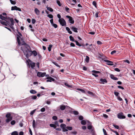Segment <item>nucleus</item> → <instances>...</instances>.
I'll return each mask as SVG.
<instances>
[{"label": "nucleus", "instance_id": "f257e3e1", "mask_svg": "<svg viewBox=\"0 0 135 135\" xmlns=\"http://www.w3.org/2000/svg\"><path fill=\"white\" fill-rule=\"evenodd\" d=\"M21 50L22 51L24 54L27 58H28L31 55L32 53L30 47L28 45L25 43L24 46L21 47Z\"/></svg>", "mask_w": 135, "mask_h": 135}, {"label": "nucleus", "instance_id": "f03ea898", "mask_svg": "<svg viewBox=\"0 0 135 135\" xmlns=\"http://www.w3.org/2000/svg\"><path fill=\"white\" fill-rule=\"evenodd\" d=\"M21 50L22 51L24 54L27 58H28L31 55L32 53L30 47L28 45L25 43L24 46L21 47Z\"/></svg>", "mask_w": 135, "mask_h": 135}, {"label": "nucleus", "instance_id": "7ed1b4c3", "mask_svg": "<svg viewBox=\"0 0 135 135\" xmlns=\"http://www.w3.org/2000/svg\"><path fill=\"white\" fill-rule=\"evenodd\" d=\"M117 117L119 119H124L126 118L124 113L122 112H120L118 113L117 114Z\"/></svg>", "mask_w": 135, "mask_h": 135}, {"label": "nucleus", "instance_id": "20e7f679", "mask_svg": "<svg viewBox=\"0 0 135 135\" xmlns=\"http://www.w3.org/2000/svg\"><path fill=\"white\" fill-rule=\"evenodd\" d=\"M59 21L62 26H64L66 25V21L64 19L62 18L61 19H59Z\"/></svg>", "mask_w": 135, "mask_h": 135}, {"label": "nucleus", "instance_id": "39448f33", "mask_svg": "<svg viewBox=\"0 0 135 135\" xmlns=\"http://www.w3.org/2000/svg\"><path fill=\"white\" fill-rule=\"evenodd\" d=\"M8 20H9L11 22V23L10 24L9 23V25H10L11 27L12 28V27L14 25V21L13 19L12 18H11L10 17H8Z\"/></svg>", "mask_w": 135, "mask_h": 135}, {"label": "nucleus", "instance_id": "423d86ee", "mask_svg": "<svg viewBox=\"0 0 135 135\" xmlns=\"http://www.w3.org/2000/svg\"><path fill=\"white\" fill-rule=\"evenodd\" d=\"M66 17L69 19V22L71 24H73L74 23V20L73 19V18L69 16H66Z\"/></svg>", "mask_w": 135, "mask_h": 135}, {"label": "nucleus", "instance_id": "0eeeda50", "mask_svg": "<svg viewBox=\"0 0 135 135\" xmlns=\"http://www.w3.org/2000/svg\"><path fill=\"white\" fill-rule=\"evenodd\" d=\"M66 125L64 124H61L60 126L62 128L63 131L64 132H66L68 131L67 129L66 128Z\"/></svg>", "mask_w": 135, "mask_h": 135}, {"label": "nucleus", "instance_id": "6e6552de", "mask_svg": "<svg viewBox=\"0 0 135 135\" xmlns=\"http://www.w3.org/2000/svg\"><path fill=\"white\" fill-rule=\"evenodd\" d=\"M11 10L12 11L15 10L16 11H21V10L20 8L16 6L12 7H11Z\"/></svg>", "mask_w": 135, "mask_h": 135}, {"label": "nucleus", "instance_id": "1a4fd4ad", "mask_svg": "<svg viewBox=\"0 0 135 135\" xmlns=\"http://www.w3.org/2000/svg\"><path fill=\"white\" fill-rule=\"evenodd\" d=\"M46 73H42L40 72H38L37 73V76L39 77H44L46 75Z\"/></svg>", "mask_w": 135, "mask_h": 135}, {"label": "nucleus", "instance_id": "9d476101", "mask_svg": "<svg viewBox=\"0 0 135 135\" xmlns=\"http://www.w3.org/2000/svg\"><path fill=\"white\" fill-rule=\"evenodd\" d=\"M46 79H48L46 80V82H51L52 81H55V79L51 77H47L46 78Z\"/></svg>", "mask_w": 135, "mask_h": 135}, {"label": "nucleus", "instance_id": "9b49d317", "mask_svg": "<svg viewBox=\"0 0 135 135\" xmlns=\"http://www.w3.org/2000/svg\"><path fill=\"white\" fill-rule=\"evenodd\" d=\"M87 128L88 129L90 130L91 132H94V129L91 125L88 126Z\"/></svg>", "mask_w": 135, "mask_h": 135}, {"label": "nucleus", "instance_id": "f8f14e48", "mask_svg": "<svg viewBox=\"0 0 135 135\" xmlns=\"http://www.w3.org/2000/svg\"><path fill=\"white\" fill-rule=\"evenodd\" d=\"M70 28L72 30L75 32H78V28L74 27L73 26H72L70 27Z\"/></svg>", "mask_w": 135, "mask_h": 135}, {"label": "nucleus", "instance_id": "ddd939ff", "mask_svg": "<svg viewBox=\"0 0 135 135\" xmlns=\"http://www.w3.org/2000/svg\"><path fill=\"white\" fill-rule=\"evenodd\" d=\"M104 62L109 63L107 64L108 65H113V64L111 63H113V62L109 60H104Z\"/></svg>", "mask_w": 135, "mask_h": 135}, {"label": "nucleus", "instance_id": "4468645a", "mask_svg": "<svg viewBox=\"0 0 135 135\" xmlns=\"http://www.w3.org/2000/svg\"><path fill=\"white\" fill-rule=\"evenodd\" d=\"M100 81H101L100 83H101V84H104V83H107V81L105 79L101 78L100 79Z\"/></svg>", "mask_w": 135, "mask_h": 135}, {"label": "nucleus", "instance_id": "2eb2a0df", "mask_svg": "<svg viewBox=\"0 0 135 135\" xmlns=\"http://www.w3.org/2000/svg\"><path fill=\"white\" fill-rule=\"evenodd\" d=\"M110 77L111 79L115 80H118V79L117 78L114 77V75L112 74H110Z\"/></svg>", "mask_w": 135, "mask_h": 135}, {"label": "nucleus", "instance_id": "dca6fc26", "mask_svg": "<svg viewBox=\"0 0 135 135\" xmlns=\"http://www.w3.org/2000/svg\"><path fill=\"white\" fill-rule=\"evenodd\" d=\"M0 22L2 24L6 26H7V24L9 25V22H8L7 21V23L4 21H2L1 20L0 21Z\"/></svg>", "mask_w": 135, "mask_h": 135}, {"label": "nucleus", "instance_id": "f3484780", "mask_svg": "<svg viewBox=\"0 0 135 135\" xmlns=\"http://www.w3.org/2000/svg\"><path fill=\"white\" fill-rule=\"evenodd\" d=\"M21 38L20 36L18 35H17V41L19 45L21 44V42L20 38Z\"/></svg>", "mask_w": 135, "mask_h": 135}, {"label": "nucleus", "instance_id": "a211bd4d", "mask_svg": "<svg viewBox=\"0 0 135 135\" xmlns=\"http://www.w3.org/2000/svg\"><path fill=\"white\" fill-rule=\"evenodd\" d=\"M35 12L36 15H38L40 13V11L37 8L35 9Z\"/></svg>", "mask_w": 135, "mask_h": 135}, {"label": "nucleus", "instance_id": "6ab92c4d", "mask_svg": "<svg viewBox=\"0 0 135 135\" xmlns=\"http://www.w3.org/2000/svg\"><path fill=\"white\" fill-rule=\"evenodd\" d=\"M32 55L33 54L34 56H36L37 55V53L35 50L31 51Z\"/></svg>", "mask_w": 135, "mask_h": 135}, {"label": "nucleus", "instance_id": "aec40b11", "mask_svg": "<svg viewBox=\"0 0 135 135\" xmlns=\"http://www.w3.org/2000/svg\"><path fill=\"white\" fill-rule=\"evenodd\" d=\"M12 117H9V118H7L6 120V122L8 123L12 120Z\"/></svg>", "mask_w": 135, "mask_h": 135}, {"label": "nucleus", "instance_id": "412c9836", "mask_svg": "<svg viewBox=\"0 0 135 135\" xmlns=\"http://www.w3.org/2000/svg\"><path fill=\"white\" fill-rule=\"evenodd\" d=\"M66 108V107L65 105H61L60 106V108L61 110H64Z\"/></svg>", "mask_w": 135, "mask_h": 135}, {"label": "nucleus", "instance_id": "4be33fe9", "mask_svg": "<svg viewBox=\"0 0 135 135\" xmlns=\"http://www.w3.org/2000/svg\"><path fill=\"white\" fill-rule=\"evenodd\" d=\"M66 30L68 31V32L70 34H72V31L70 30V29L68 27H66Z\"/></svg>", "mask_w": 135, "mask_h": 135}, {"label": "nucleus", "instance_id": "5701e85b", "mask_svg": "<svg viewBox=\"0 0 135 135\" xmlns=\"http://www.w3.org/2000/svg\"><path fill=\"white\" fill-rule=\"evenodd\" d=\"M30 65L31 68L33 69L35 66V63L34 62H31L30 63Z\"/></svg>", "mask_w": 135, "mask_h": 135}, {"label": "nucleus", "instance_id": "b1692460", "mask_svg": "<svg viewBox=\"0 0 135 135\" xmlns=\"http://www.w3.org/2000/svg\"><path fill=\"white\" fill-rule=\"evenodd\" d=\"M30 93L32 94H35L37 92V91L34 90H31L30 91Z\"/></svg>", "mask_w": 135, "mask_h": 135}, {"label": "nucleus", "instance_id": "393cba45", "mask_svg": "<svg viewBox=\"0 0 135 135\" xmlns=\"http://www.w3.org/2000/svg\"><path fill=\"white\" fill-rule=\"evenodd\" d=\"M36 123L35 120H33L32 123V126L33 128H35L36 127Z\"/></svg>", "mask_w": 135, "mask_h": 135}, {"label": "nucleus", "instance_id": "a878e982", "mask_svg": "<svg viewBox=\"0 0 135 135\" xmlns=\"http://www.w3.org/2000/svg\"><path fill=\"white\" fill-rule=\"evenodd\" d=\"M46 8L47 10H49L50 12H52L53 11V9L47 6L46 7Z\"/></svg>", "mask_w": 135, "mask_h": 135}, {"label": "nucleus", "instance_id": "bb28decb", "mask_svg": "<svg viewBox=\"0 0 135 135\" xmlns=\"http://www.w3.org/2000/svg\"><path fill=\"white\" fill-rule=\"evenodd\" d=\"M11 135H18V133L17 131H15L12 133Z\"/></svg>", "mask_w": 135, "mask_h": 135}, {"label": "nucleus", "instance_id": "cd10ccee", "mask_svg": "<svg viewBox=\"0 0 135 135\" xmlns=\"http://www.w3.org/2000/svg\"><path fill=\"white\" fill-rule=\"evenodd\" d=\"M86 121L84 120H83L81 121V124L82 125H85L86 124Z\"/></svg>", "mask_w": 135, "mask_h": 135}, {"label": "nucleus", "instance_id": "c85d7f7f", "mask_svg": "<svg viewBox=\"0 0 135 135\" xmlns=\"http://www.w3.org/2000/svg\"><path fill=\"white\" fill-rule=\"evenodd\" d=\"M0 18L3 20H5L6 19V18L3 16L2 15H0Z\"/></svg>", "mask_w": 135, "mask_h": 135}, {"label": "nucleus", "instance_id": "c756f323", "mask_svg": "<svg viewBox=\"0 0 135 135\" xmlns=\"http://www.w3.org/2000/svg\"><path fill=\"white\" fill-rule=\"evenodd\" d=\"M50 126L51 127H53L54 128H56V126L54 124H50Z\"/></svg>", "mask_w": 135, "mask_h": 135}, {"label": "nucleus", "instance_id": "7c9ffc66", "mask_svg": "<svg viewBox=\"0 0 135 135\" xmlns=\"http://www.w3.org/2000/svg\"><path fill=\"white\" fill-rule=\"evenodd\" d=\"M77 89L78 90H79V91H81L82 93H83L86 94V92L85 91V90H83V89Z\"/></svg>", "mask_w": 135, "mask_h": 135}, {"label": "nucleus", "instance_id": "2f4dec72", "mask_svg": "<svg viewBox=\"0 0 135 135\" xmlns=\"http://www.w3.org/2000/svg\"><path fill=\"white\" fill-rule=\"evenodd\" d=\"M91 72L95 74H99L100 73V72L99 71L95 70H92Z\"/></svg>", "mask_w": 135, "mask_h": 135}, {"label": "nucleus", "instance_id": "473e14b6", "mask_svg": "<svg viewBox=\"0 0 135 135\" xmlns=\"http://www.w3.org/2000/svg\"><path fill=\"white\" fill-rule=\"evenodd\" d=\"M11 114L10 113H9L7 114L6 115V117L7 118H9V117H12L11 116Z\"/></svg>", "mask_w": 135, "mask_h": 135}, {"label": "nucleus", "instance_id": "72a5a7b5", "mask_svg": "<svg viewBox=\"0 0 135 135\" xmlns=\"http://www.w3.org/2000/svg\"><path fill=\"white\" fill-rule=\"evenodd\" d=\"M89 57L88 56H86L85 60L86 62L87 63L89 61Z\"/></svg>", "mask_w": 135, "mask_h": 135}, {"label": "nucleus", "instance_id": "f704fd0d", "mask_svg": "<svg viewBox=\"0 0 135 135\" xmlns=\"http://www.w3.org/2000/svg\"><path fill=\"white\" fill-rule=\"evenodd\" d=\"M69 38L70 40L71 41H74V38L71 36H69Z\"/></svg>", "mask_w": 135, "mask_h": 135}, {"label": "nucleus", "instance_id": "c9c22d12", "mask_svg": "<svg viewBox=\"0 0 135 135\" xmlns=\"http://www.w3.org/2000/svg\"><path fill=\"white\" fill-rule=\"evenodd\" d=\"M74 42H76V45L77 46H81V44H80L78 41H75Z\"/></svg>", "mask_w": 135, "mask_h": 135}, {"label": "nucleus", "instance_id": "e433bc0d", "mask_svg": "<svg viewBox=\"0 0 135 135\" xmlns=\"http://www.w3.org/2000/svg\"><path fill=\"white\" fill-rule=\"evenodd\" d=\"M66 128L69 130H71L72 129V127H71L67 126L66 127Z\"/></svg>", "mask_w": 135, "mask_h": 135}, {"label": "nucleus", "instance_id": "4c0bfd02", "mask_svg": "<svg viewBox=\"0 0 135 135\" xmlns=\"http://www.w3.org/2000/svg\"><path fill=\"white\" fill-rule=\"evenodd\" d=\"M87 93L89 95L91 96H93V93H92V92L89 91H87Z\"/></svg>", "mask_w": 135, "mask_h": 135}, {"label": "nucleus", "instance_id": "58836bf2", "mask_svg": "<svg viewBox=\"0 0 135 135\" xmlns=\"http://www.w3.org/2000/svg\"><path fill=\"white\" fill-rule=\"evenodd\" d=\"M11 3L12 4H16V2L15 1H12V0H9Z\"/></svg>", "mask_w": 135, "mask_h": 135}, {"label": "nucleus", "instance_id": "ea45409f", "mask_svg": "<svg viewBox=\"0 0 135 135\" xmlns=\"http://www.w3.org/2000/svg\"><path fill=\"white\" fill-rule=\"evenodd\" d=\"M31 97V98L33 99H36L37 98V97L36 95L32 96Z\"/></svg>", "mask_w": 135, "mask_h": 135}, {"label": "nucleus", "instance_id": "a19ab883", "mask_svg": "<svg viewBox=\"0 0 135 135\" xmlns=\"http://www.w3.org/2000/svg\"><path fill=\"white\" fill-rule=\"evenodd\" d=\"M79 119L80 120H83V117L82 115H80L79 117Z\"/></svg>", "mask_w": 135, "mask_h": 135}, {"label": "nucleus", "instance_id": "79ce46f5", "mask_svg": "<svg viewBox=\"0 0 135 135\" xmlns=\"http://www.w3.org/2000/svg\"><path fill=\"white\" fill-rule=\"evenodd\" d=\"M52 45H49L48 47V50L49 51H50L51 50V48L52 47Z\"/></svg>", "mask_w": 135, "mask_h": 135}, {"label": "nucleus", "instance_id": "37998d69", "mask_svg": "<svg viewBox=\"0 0 135 135\" xmlns=\"http://www.w3.org/2000/svg\"><path fill=\"white\" fill-rule=\"evenodd\" d=\"M92 4H93L95 6V7H96L97 6V3H96V2L95 1H93V3H92Z\"/></svg>", "mask_w": 135, "mask_h": 135}, {"label": "nucleus", "instance_id": "c03bdc74", "mask_svg": "<svg viewBox=\"0 0 135 135\" xmlns=\"http://www.w3.org/2000/svg\"><path fill=\"white\" fill-rule=\"evenodd\" d=\"M16 123V122L15 120H13L11 122V124L12 125H14Z\"/></svg>", "mask_w": 135, "mask_h": 135}, {"label": "nucleus", "instance_id": "a18cd8bd", "mask_svg": "<svg viewBox=\"0 0 135 135\" xmlns=\"http://www.w3.org/2000/svg\"><path fill=\"white\" fill-rule=\"evenodd\" d=\"M56 2H57V3L58 4V5L59 6H61V4L60 2L59 1H58V0H57L56 1Z\"/></svg>", "mask_w": 135, "mask_h": 135}, {"label": "nucleus", "instance_id": "49530a36", "mask_svg": "<svg viewBox=\"0 0 135 135\" xmlns=\"http://www.w3.org/2000/svg\"><path fill=\"white\" fill-rule=\"evenodd\" d=\"M47 17L50 18H53V16L51 14H49L47 15Z\"/></svg>", "mask_w": 135, "mask_h": 135}, {"label": "nucleus", "instance_id": "de8ad7c7", "mask_svg": "<svg viewBox=\"0 0 135 135\" xmlns=\"http://www.w3.org/2000/svg\"><path fill=\"white\" fill-rule=\"evenodd\" d=\"M73 113L75 115H78L79 114L78 112L76 111H73Z\"/></svg>", "mask_w": 135, "mask_h": 135}, {"label": "nucleus", "instance_id": "09e8293b", "mask_svg": "<svg viewBox=\"0 0 135 135\" xmlns=\"http://www.w3.org/2000/svg\"><path fill=\"white\" fill-rule=\"evenodd\" d=\"M52 25L55 28H56L57 27V25L56 24L53 23Z\"/></svg>", "mask_w": 135, "mask_h": 135}, {"label": "nucleus", "instance_id": "8fccbe9b", "mask_svg": "<svg viewBox=\"0 0 135 135\" xmlns=\"http://www.w3.org/2000/svg\"><path fill=\"white\" fill-rule=\"evenodd\" d=\"M123 61L124 62H126L128 63V64H129L130 63V61L128 60H123Z\"/></svg>", "mask_w": 135, "mask_h": 135}, {"label": "nucleus", "instance_id": "3c124183", "mask_svg": "<svg viewBox=\"0 0 135 135\" xmlns=\"http://www.w3.org/2000/svg\"><path fill=\"white\" fill-rule=\"evenodd\" d=\"M103 130L104 135H107V133L105 130L104 128L103 129Z\"/></svg>", "mask_w": 135, "mask_h": 135}, {"label": "nucleus", "instance_id": "603ef678", "mask_svg": "<svg viewBox=\"0 0 135 135\" xmlns=\"http://www.w3.org/2000/svg\"><path fill=\"white\" fill-rule=\"evenodd\" d=\"M113 126L115 128L117 129H119V127L118 126L116 125L115 124H113Z\"/></svg>", "mask_w": 135, "mask_h": 135}, {"label": "nucleus", "instance_id": "864d4df0", "mask_svg": "<svg viewBox=\"0 0 135 135\" xmlns=\"http://www.w3.org/2000/svg\"><path fill=\"white\" fill-rule=\"evenodd\" d=\"M52 63L54 64L56 66H57L58 67H60V66L59 65L57 64V63H56L55 62H52Z\"/></svg>", "mask_w": 135, "mask_h": 135}, {"label": "nucleus", "instance_id": "5fc2aeb1", "mask_svg": "<svg viewBox=\"0 0 135 135\" xmlns=\"http://www.w3.org/2000/svg\"><path fill=\"white\" fill-rule=\"evenodd\" d=\"M114 94L116 96H118L119 94V93L117 91H115L114 92Z\"/></svg>", "mask_w": 135, "mask_h": 135}, {"label": "nucleus", "instance_id": "6e6d98bb", "mask_svg": "<svg viewBox=\"0 0 135 135\" xmlns=\"http://www.w3.org/2000/svg\"><path fill=\"white\" fill-rule=\"evenodd\" d=\"M52 119L55 120H57V117L56 116H53L52 117Z\"/></svg>", "mask_w": 135, "mask_h": 135}, {"label": "nucleus", "instance_id": "4d7b16f0", "mask_svg": "<svg viewBox=\"0 0 135 135\" xmlns=\"http://www.w3.org/2000/svg\"><path fill=\"white\" fill-rule=\"evenodd\" d=\"M36 20L34 19H32V22L33 24H34L36 22Z\"/></svg>", "mask_w": 135, "mask_h": 135}, {"label": "nucleus", "instance_id": "13d9d810", "mask_svg": "<svg viewBox=\"0 0 135 135\" xmlns=\"http://www.w3.org/2000/svg\"><path fill=\"white\" fill-rule=\"evenodd\" d=\"M114 70L115 71L117 72H120V70L117 68H115Z\"/></svg>", "mask_w": 135, "mask_h": 135}, {"label": "nucleus", "instance_id": "bf43d9fd", "mask_svg": "<svg viewBox=\"0 0 135 135\" xmlns=\"http://www.w3.org/2000/svg\"><path fill=\"white\" fill-rule=\"evenodd\" d=\"M35 110H33L31 111L30 113V114L31 115H32L35 112Z\"/></svg>", "mask_w": 135, "mask_h": 135}, {"label": "nucleus", "instance_id": "052dcab7", "mask_svg": "<svg viewBox=\"0 0 135 135\" xmlns=\"http://www.w3.org/2000/svg\"><path fill=\"white\" fill-rule=\"evenodd\" d=\"M117 99L120 101H121L122 100V99L119 96L118 97Z\"/></svg>", "mask_w": 135, "mask_h": 135}, {"label": "nucleus", "instance_id": "680f3d73", "mask_svg": "<svg viewBox=\"0 0 135 135\" xmlns=\"http://www.w3.org/2000/svg\"><path fill=\"white\" fill-rule=\"evenodd\" d=\"M45 108H42L40 110L41 112H44L45 111Z\"/></svg>", "mask_w": 135, "mask_h": 135}, {"label": "nucleus", "instance_id": "e2e57ef3", "mask_svg": "<svg viewBox=\"0 0 135 135\" xmlns=\"http://www.w3.org/2000/svg\"><path fill=\"white\" fill-rule=\"evenodd\" d=\"M29 132H30V134H31V135H32V131L31 129L29 128Z\"/></svg>", "mask_w": 135, "mask_h": 135}, {"label": "nucleus", "instance_id": "0e129e2a", "mask_svg": "<svg viewBox=\"0 0 135 135\" xmlns=\"http://www.w3.org/2000/svg\"><path fill=\"white\" fill-rule=\"evenodd\" d=\"M116 52V51L115 50L112 51L111 52V55H113Z\"/></svg>", "mask_w": 135, "mask_h": 135}, {"label": "nucleus", "instance_id": "69168bd1", "mask_svg": "<svg viewBox=\"0 0 135 135\" xmlns=\"http://www.w3.org/2000/svg\"><path fill=\"white\" fill-rule=\"evenodd\" d=\"M97 43L98 45H101L102 44V42L101 41H97Z\"/></svg>", "mask_w": 135, "mask_h": 135}, {"label": "nucleus", "instance_id": "338daca9", "mask_svg": "<svg viewBox=\"0 0 135 135\" xmlns=\"http://www.w3.org/2000/svg\"><path fill=\"white\" fill-rule=\"evenodd\" d=\"M99 14L98 12H97L95 14V16L96 17H98V15Z\"/></svg>", "mask_w": 135, "mask_h": 135}, {"label": "nucleus", "instance_id": "774afa93", "mask_svg": "<svg viewBox=\"0 0 135 135\" xmlns=\"http://www.w3.org/2000/svg\"><path fill=\"white\" fill-rule=\"evenodd\" d=\"M82 129H83V130H85L86 129V127L85 126H82Z\"/></svg>", "mask_w": 135, "mask_h": 135}]
</instances>
